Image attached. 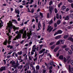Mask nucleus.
Masks as SVG:
<instances>
[{
  "mask_svg": "<svg viewBox=\"0 0 73 73\" xmlns=\"http://www.w3.org/2000/svg\"><path fill=\"white\" fill-rule=\"evenodd\" d=\"M13 27V29L14 31H15L16 30H18L19 29V27H15V26H13V25H12V23L11 21H10L9 23H7V27L9 28V30L8 31H7L6 34L7 36H8L9 37V41L8 42V44H10V40L11 39V35H10V33H11V29H12Z\"/></svg>",
  "mask_w": 73,
  "mask_h": 73,
  "instance_id": "f257e3e1",
  "label": "nucleus"
},
{
  "mask_svg": "<svg viewBox=\"0 0 73 73\" xmlns=\"http://www.w3.org/2000/svg\"><path fill=\"white\" fill-rule=\"evenodd\" d=\"M15 33L17 34L18 35L17 36H16V38H14L13 39L14 40H16V38L18 39L19 38H20V37H21V34L23 33V30H20L19 31H19H17L15 32Z\"/></svg>",
  "mask_w": 73,
  "mask_h": 73,
  "instance_id": "f03ea898",
  "label": "nucleus"
},
{
  "mask_svg": "<svg viewBox=\"0 0 73 73\" xmlns=\"http://www.w3.org/2000/svg\"><path fill=\"white\" fill-rule=\"evenodd\" d=\"M68 69L70 73H73V67L72 66L69 65L68 66Z\"/></svg>",
  "mask_w": 73,
  "mask_h": 73,
  "instance_id": "7ed1b4c3",
  "label": "nucleus"
},
{
  "mask_svg": "<svg viewBox=\"0 0 73 73\" xmlns=\"http://www.w3.org/2000/svg\"><path fill=\"white\" fill-rule=\"evenodd\" d=\"M53 29V28L52 27V26H48L47 31H48L49 32H50L52 31Z\"/></svg>",
  "mask_w": 73,
  "mask_h": 73,
  "instance_id": "20e7f679",
  "label": "nucleus"
},
{
  "mask_svg": "<svg viewBox=\"0 0 73 73\" xmlns=\"http://www.w3.org/2000/svg\"><path fill=\"white\" fill-rule=\"evenodd\" d=\"M62 33V31L61 30H58L57 32H56L54 34V36H56V35H58V34H61Z\"/></svg>",
  "mask_w": 73,
  "mask_h": 73,
  "instance_id": "39448f33",
  "label": "nucleus"
},
{
  "mask_svg": "<svg viewBox=\"0 0 73 73\" xmlns=\"http://www.w3.org/2000/svg\"><path fill=\"white\" fill-rule=\"evenodd\" d=\"M26 36H27V31H25L24 33L23 34V38H25Z\"/></svg>",
  "mask_w": 73,
  "mask_h": 73,
  "instance_id": "423d86ee",
  "label": "nucleus"
},
{
  "mask_svg": "<svg viewBox=\"0 0 73 73\" xmlns=\"http://www.w3.org/2000/svg\"><path fill=\"white\" fill-rule=\"evenodd\" d=\"M5 70V67H1L0 69V71L1 72L3 70Z\"/></svg>",
  "mask_w": 73,
  "mask_h": 73,
  "instance_id": "0eeeda50",
  "label": "nucleus"
},
{
  "mask_svg": "<svg viewBox=\"0 0 73 73\" xmlns=\"http://www.w3.org/2000/svg\"><path fill=\"white\" fill-rule=\"evenodd\" d=\"M36 45H34L33 46L32 51L35 52L36 51Z\"/></svg>",
  "mask_w": 73,
  "mask_h": 73,
  "instance_id": "6e6552de",
  "label": "nucleus"
},
{
  "mask_svg": "<svg viewBox=\"0 0 73 73\" xmlns=\"http://www.w3.org/2000/svg\"><path fill=\"white\" fill-rule=\"evenodd\" d=\"M27 36L28 37V40H29L31 38V33H27Z\"/></svg>",
  "mask_w": 73,
  "mask_h": 73,
  "instance_id": "1a4fd4ad",
  "label": "nucleus"
},
{
  "mask_svg": "<svg viewBox=\"0 0 73 73\" xmlns=\"http://www.w3.org/2000/svg\"><path fill=\"white\" fill-rule=\"evenodd\" d=\"M49 11H50L51 12H52V11H53V7L50 6L49 7Z\"/></svg>",
  "mask_w": 73,
  "mask_h": 73,
  "instance_id": "9d476101",
  "label": "nucleus"
},
{
  "mask_svg": "<svg viewBox=\"0 0 73 73\" xmlns=\"http://www.w3.org/2000/svg\"><path fill=\"white\" fill-rule=\"evenodd\" d=\"M45 50V49L44 48L42 49L41 50H40L39 52V54H41V53H42L43 52H44Z\"/></svg>",
  "mask_w": 73,
  "mask_h": 73,
  "instance_id": "9b49d317",
  "label": "nucleus"
},
{
  "mask_svg": "<svg viewBox=\"0 0 73 73\" xmlns=\"http://www.w3.org/2000/svg\"><path fill=\"white\" fill-rule=\"evenodd\" d=\"M68 53L69 54L71 55L72 54V51L71 50H69L68 51Z\"/></svg>",
  "mask_w": 73,
  "mask_h": 73,
  "instance_id": "f8f14e48",
  "label": "nucleus"
},
{
  "mask_svg": "<svg viewBox=\"0 0 73 73\" xmlns=\"http://www.w3.org/2000/svg\"><path fill=\"white\" fill-rule=\"evenodd\" d=\"M10 63L11 64H12V65H13V66H15V61H11Z\"/></svg>",
  "mask_w": 73,
  "mask_h": 73,
  "instance_id": "ddd939ff",
  "label": "nucleus"
},
{
  "mask_svg": "<svg viewBox=\"0 0 73 73\" xmlns=\"http://www.w3.org/2000/svg\"><path fill=\"white\" fill-rule=\"evenodd\" d=\"M59 58L60 60H64V56L62 55H61L59 56Z\"/></svg>",
  "mask_w": 73,
  "mask_h": 73,
  "instance_id": "4468645a",
  "label": "nucleus"
},
{
  "mask_svg": "<svg viewBox=\"0 0 73 73\" xmlns=\"http://www.w3.org/2000/svg\"><path fill=\"white\" fill-rule=\"evenodd\" d=\"M15 13H17L18 15H19V14H20V11H19L18 10H17L16 9H15Z\"/></svg>",
  "mask_w": 73,
  "mask_h": 73,
  "instance_id": "2eb2a0df",
  "label": "nucleus"
},
{
  "mask_svg": "<svg viewBox=\"0 0 73 73\" xmlns=\"http://www.w3.org/2000/svg\"><path fill=\"white\" fill-rule=\"evenodd\" d=\"M68 40L69 41H71L72 42H73V39L72 37H69L68 38Z\"/></svg>",
  "mask_w": 73,
  "mask_h": 73,
  "instance_id": "dca6fc26",
  "label": "nucleus"
},
{
  "mask_svg": "<svg viewBox=\"0 0 73 73\" xmlns=\"http://www.w3.org/2000/svg\"><path fill=\"white\" fill-rule=\"evenodd\" d=\"M61 9L62 11H64V9H66V7L65 6H63L62 7Z\"/></svg>",
  "mask_w": 73,
  "mask_h": 73,
  "instance_id": "f3484780",
  "label": "nucleus"
},
{
  "mask_svg": "<svg viewBox=\"0 0 73 73\" xmlns=\"http://www.w3.org/2000/svg\"><path fill=\"white\" fill-rule=\"evenodd\" d=\"M23 51H24V52H26V51H27V50H28L27 47H26L23 48Z\"/></svg>",
  "mask_w": 73,
  "mask_h": 73,
  "instance_id": "a211bd4d",
  "label": "nucleus"
},
{
  "mask_svg": "<svg viewBox=\"0 0 73 73\" xmlns=\"http://www.w3.org/2000/svg\"><path fill=\"white\" fill-rule=\"evenodd\" d=\"M30 66L31 68H32V70H33V69H35V67H34V66H33V64H31Z\"/></svg>",
  "mask_w": 73,
  "mask_h": 73,
  "instance_id": "6ab92c4d",
  "label": "nucleus"
},
{
  "mask_svg": "<svg viewBox=\"0 0 73 73\" xmlns=\"http://www.w3.org/2000/svg\"><path fill=\"white\" fill-rule=\"evenodd\" d=\"M36 70H39V69H40V66L38 65H37L36 67Z\"/></svg>",
  "mask_w": 73,
  "mask_h": 73,
  "instance_id": "aec40b11",
  "label": "nucleus"
},
{
  "mask_svg": "<svg viewBox=\"0 0 73 73\" xmlns=\"http://www.w3.org/2000/svg\"><path fill=\"white\" fill-rule=\"evenodd\" d=\"M28 57H29V60H32V55H28Z\"/></svg>",
  "mask_w": 73,
  "mask_h": 73,
  "instance_id": "412c9836",
  "label": "nucleus"
},
{
  "mask_svg": "<svg viewBox=\"0 0 73 73\" xmlns=\"http://www.w3.org/2000/svg\"><path fill=\"white\" fill-rule=\"evenodd\" d=\"M26 2V1H22V3H23V4H22V5H25V2Z\"/></svg>",
  "mask_w": 73,
  "mask_h": 73,
  "instance_id": "4be33fe9",
  "label": "nucleus"
},
{
  "mask_svg": "<svg viewBox=\"0 0 73 73\" xmlns=\"http://www.w3.org/2000/svg\"><path fill=\"white\" fill-rule=\"evenodd\" d=\"M69 19V16H66L65 18V20H68Z\"/></svg>",
  "mask_w": 73,
  "mask_h": 73,
  "instance_id": "5701e85b",
  "label": "nucleus"
},
{
  "mask_svg": "<svg viewBox=\"0 0 73 73\" xmlns=\"http://www.w3.org/2000/svg\"><path fill=\"white\" fill-rule=\"evenodd\" d=\"M12 21H14V22H15V24H18L17 22V21H16V20L15 19H12Z\"/></svg>",
  "mask_w": 73,
  "mask_h": 73,
  "instance_id": "b1692460",
  "label": "nucleus"
},
{
  "mask_svg": "<svg viewBox=\"0 0 73 73\" xmlns=\"http://www.w3.org/2000/svg\"><path fill=\"white\" fill-rule=\"evenodd\" d=\"M22 51H20V52H17V54L18 55H21V54H22Z\"/></svg>",
  "mask_w": 73,
  "mask_h": 73,
  "instance_id": "393cba45",
  "label": "nucleus"
},
{
  "mask_svg": "<svg viewBox=\"0 0 73 73\" xmlns=\"http://www.w3.org/2000/svg\"><path fill=\"white\" fill-rule=\"evenodd\" d=\"M61 37V36H56V37H55V39H58V38H60Z\"/></svg>",
  "mask_w": 73,
  "mask_h": 73,
  "instance_id": "a878e982",
  "label": "nucleus"
},
{
  "mask_svg": "<svg viewBox=\"0 0 73 73\" xmlns=\"http://www.w3.org/2000/svg\"><path fill=\"white\" fill-rule=\"evenodd\" d=\"M60 23H61V21H60V20H59L57 21V24H58V25H59V24H60Z\"/></svg>",
  "mask_w": 73,
  "mask_h": 73,
  "instance_id": "bb28decb",
  "label": "nucleus"
},
{
  "mask_svg": "<svg viewBox=\"0 0 73 73\" xmlns=\"http://www.w3.org/2000/svg\"><path fill=\"white\" fill-rule=\"evenodd\" d=\"M64 62H66V61H68V60H67V59H66V58L65 57H64Z\"/></svg>",
  "mask_w": 73,
  "mask_h": 73,
  "instance_id": "cd10ccee",
  "label": "nucleus"
},
{
  "mask_svg": "<svg viewBox=\"0 0 73 73\" xmlns=\"http://www.w3.org/2000/svg\"><path fill=\"white\" fill-rule=\"evenodd\" d=\"M18 59L19 61H20L21 60V56H19L18 57Z\"/></svg>",
  "mask_w": 73,
  "mask_h": 73,
  "instance_id": "c85d7f7f",
  "label": "nucleus"
},
{
  "mask_svg": "<svg viewBox=\"0 0 73 73\" xmlns=\"http://www.w3.org/2000/svg\"><path fill=\"white\" fill-rule=\"evenodd\" d=\"M68 37H69V35H65L64 36V38H66Z\"/></svg>",
  "mask_w": 73,
  "mask_h": 73,
  "instance_id": "c756f323",
  "label": "nucleus"
},
{
  "mask_svg": "<svg viewBox=\"0 0 73 73\" xmlns=\"http://www.w3.org/2000/svg\"><path fill=\"white\" fill-rule=\"evenodd\" d=\"M58 49H59V48H58V47L56 48L54 50V52H56L57 50H58Z\"/></svg>",
  "mask_w": 73,
  "mask_h": 73,
  "instance_id": "7c9ffc66",
  "label": "nucleus"
},
{
  "mask_svg": "<svg viewBox=\"0 0 73 73\" xmlns=\"http://www.w3.org/2000/svg\"><path fill=\"white\" fill-rule=\"evenodd\" d=\"M40 15L41 17H44V16H43V14H42V13H40Z\"/></svg>",
  "mask_w": 73,
  "mask_h": 73,
  "instance_id": "2f4dec72",
  "label": "nucleus"
},
{
  "mask_svg": "<svg viewBox=\"0 0 73 73\" xmlns=\"http://www.w3.org/2000/svg\"><path fill=\"white\" fill-rule=\"evenodd\" d=\"M37 57H34V61H37Z\"/></svg>",
  "mask_w": 73,
  "mask_h": 73,
  "instance_id": "473e14b6",
  "label": "nucleus"
},
{
  "mask_svg": "<svg viewBox=\"0 0 73 73\" xmlns=\"http://www.w3.org/2000/svg\"><path fill=\"white\" fill-rule=\"evenodd\" d=\"M7 41L6 40L3 43V44L4 45H7Z\"/></svg>",
  "mask_w": 73,
  "mask_h": 73,
  "instance_id": "72a5a7b5",
  "label": "nucleus"
},
{
  "mask_svg": "<svg viewBox=\"0 0 73 73\" xmlns=\"http://www.w3.org/2000/svg\"><path fill=\"white\" fill-rule=\"evenodd\" d=\"M65 50L66 51V52H67L68 51V50H69V48H65Z\"/></svg>",
  "mask_w": 73,
  "mask_h": 73,
  "instance_id": "f704fd0d",
  "label": "nucleus"
},
{
  "mask_svg": "<svg viewBox=\"0 0 73 73\" xmlns=\"http://www.w3.org/2000/svg\"><path fill=\"white\" fill-rule=\"evenodd\" d=\"M11 53H12V51L11 50L8 53V54H11Z\"/></svg>",
  "mask_w": 73,
  "mask_h": 73,
  "instance_id": "c9c22d12",
  "label": "nucleus"
},
{
  "mask_svg": "<svg viewBox=\"0 0 73 73\" xmlns=\"http://www.w3.org/2000/svg\"><path fill=\"white\" fill-rule=\"evenodd\" d=\"M60 44V42L59 40L56 43V45H59Z\"/></svg>",
  "mask_w": 73,
  "mask_h": 73,
  "instance_id": "e433bc0d",
  "label": "nucleus"
},
{
  "mask_svg": "<svg viewBox=\"0 0 73 73\" xmlns=\"http://www.w3.org/2000/svg\"><path fill=\"white\" fill-rule=\"evenodd\" d=\"M62 5V3L61 2L59 4H58V7H59V8H60V6H61V5Z\"/></svg>",
  "mask_w": 73,
  "mask_h": 73,
  "instance_id": "4c0bfd02",
  "label": "nucleus"
},
{
  "mask_svg": "<svg viewBox=\"0 0 73 73\" xmlns=\"http://www.w3.org/2000/svg\"><path fill=\"white\" fill-rule=\"evenodd\" d=\"M52 4H53V1H51L50 2L49 5H52Z\"/></svg>",
  "mask_w": 73,
  "mask_h": 73,
  "instance_id": "58836bf2",
  "label": "nucleus"
},
{
  "mask_svg": "<svg viewBox=\"0 0 73 73\" xmlns=\"http://www.w3.org/2000/svg\"><path fill=\"white\" fill-rule=\"evenodd\" d=\"M54 11L55 13H57V9L56 8L55 9Z\"/></svg>",
  "mask_w": 73,
  "mask_h": 73,
  "instance_id": "ea45409f",
  "label": "nucleus"
},
{
  "mask_svg": "<svg viewBox=\"0 0 73 73\" xmlns=\"http://www.w3.org/2000/svg\"><path fill=\"white\" fill-rule=\"evenodd\" d=\"M60 40V42H61V44H64V42H63V41H64V40Z\"/></svg>",
  "mask_w": 73,
  "mask_h": 73,
  "instance_id": "a19ab883",
  "label": "nucleus"
},
{
  "mask_svg": "<svg viewBox=\"0 0 73 73\" xmlns=\"http://www.w3.org/2000/svg\"><path fill=\"white\" fill-rule=\"evenodd\" d=\"M37 52H35V55L34 57H37L36 56H37Z\"/></svg>",
  "mask_w": 73,
  "mask_h": 73,
  "instance_id": "79ce46f5",
  "label": "nucleus"
},
{
  "mask_svg": "<svg viewBox=\"0 0 73 73\" xmlns=\"http://www.w3.org/2000/svg\"><path fill=\"white\" fill-rule=\"evenodd\" d=\"M70 57L69 56H68L66 57V59L67 60H68L69 58H70Z\"/></svg>",
  "mask_w": 73,
  "mask_h": 73,
  "instance_id": "37998d69",
  "label": "nucleus"
},
{
  "mask_svg": "<svg viewBox=\"0 0 73 73\" xmlns=\"http://www.w3.org/2000/svg\"><path fill=\"white\" fill-rule=\"evenodd\" d=\"M53 23V21H52V20H51L50 22H49V24H52V23Z\"/></svg>",
  "mask_w": 73,
  "mask_h": 73,
  "instance_id": "c03bdc74",
  "label": "nucleus"
},
{
  "mask_svg": "<svg viewBox=\"0 0 73 73\" xmlns=\"http://www.w3.org/2000/svg\"><path fill=\"white\" fill-rule=\"evenodd\" d=\"M34 11H35L34 9H32L31 10V13H33V12H34Z\"/></svg>",
  "mask_w": 73,
  "mask_h": 73,
  "instance_id": "a18cd8bd",
  "label": "nucleus"
},
{
  "mask_svg": "<svg viewBox=\"0 0 73 73\" xmlns=\"http://www.w3.org/2000/svg\"><path fill=\"white\" fill-rule=\"evenodd\" d=\"M70 17L72 19H73V14L70 15Z\"/></svg>",
  "mask_w": 73,
  "mask_h": 73,
  "instance_id": "49530a36",
  "label": "nucleus"
},
{
  "mask_svg": "<svg viewBox=\"0 0 73 73\" xmlns=\"http://www.w3.org/2000/svg\"><path fill=\"white\" fill-rule=\"evenodd\" d=\"M35 19L36 23H38V19H37V17H36L35 18Z\"/></svg>",
  "mask_w": 73,
  "mask_h": 73,
  "instance_id": "de8ad7c7",
  "label": "nucleus"
},
{
  "mask_svg": "<svg viewBox=\"0 0 73 73\" xmlns=\"http://www.w3.org/2000/svg\"><path fill=\"white\" fill-rule=\"evenodd\" d=\"M56 17L57 19H58L59 18V16L58 14H56Z\"/></svg>",
  "mask_w": 73,
  "mask_h": 73,
  "instance_id": "09e8293b",
  "label": "nucleus"
},
{
  "mask_svg": "<svg viewBox=\"0 0 73 73\" xmlns=\"http://www.w3.org/2000/svg\"><path fill=\"white\" fill-rule=\"evenodd\" d=\"M54 47H55V45H53L51 47V48L52 49H54Z\"/></svg>",
  "mask_w": 73,
  "mask_h": 73,
  "instance_id": "8fccbe9b",
  "label": "nucleus"
},
{
  "mask_svg": "<svg viewBox=\"0 0 73 73\" xmlns=\"http://www.w3.org/2000/svg\"><path fill=\"white\" fill-rule=\"evenodd\" d=\"M66 46H66V45H64L62 47L63 48H66Z\"/></svg>",
  "mask_w": 73,
  "mask_h": 73,
  "instance_id": "3c124183",
  "label": "nucleus"
},
{
  "mask_svg": "<svg viewBox=\"0 0 73 73\" xmlns=\"http://www.w3.org/2000/svg\"><path fill=\"white\" fill-rule=\"evenodd\" d=\"M46 72V70H43L42 73H45Z\"/></svg>",
  "mask_w": 73,
  "mask_h": 73,
  "instance_id": "603ef678",
  "label": "nucleus"
},
{
  "mask_svg": "<svg viewBox=\"0 0 73 73\" xmlns=\"http://www.w3.org/2000/svg\"><path fill=\"white\" fill-rule=\"evenodd\" d=\"M38 28H40V27H41V25H40V23H39L38 24Z\"/></svg>",
  "mask_w": 73,
  "mask_h": 73,
  "instance_id": "864d4df0",
  "label": "nucleus"
},
{
  "mask_svg": "<svg viewBox=\"0 0 73 73\" xmlns=\"http://www.w3.org/2000/svg\"><path fill=\"white\" fill-rule=\"evenodd\" d=\"M54 27L55 28L57 27V24H56V23H55L54 24Z\"/></svg>",
  "mask_w": 73,
  "mask_h": 73,
  "instance_id": "5fc2aeb1",
  "label": "nucleus"
},
{
  "mask_svg": "<svg viewBox=\"0 0 73 73\" xmlns=\"http://www.w3.org/2000/svg\"><path fill=\"white\" fill-rule=\"evenodd\" d=\"M28 22H29V20L27 21H26V22H25L24 24L25 25L27 24V23H28Z\"/></svg>",
  "mask_w": 73,
  "mask_h": 73,
  "instance_id": "6e6d98bb",
  "label": "nucleus"
},
{
  "mask_svg": "<svg viewBox=\"0 0 73 73\" xmlns=\"http://www.w3.org/2000/svg\"><path fill=\"white\" fill-rule=\"evenodd\" d=\"M72 28V27H70V26H68L67 27V29H71V28Z\"/></svg>",
  "mask_w": 73,
  "mask_h": 73,
  "instance_id": "4d7b16f0",
  "label": "nucleus"
},
{
  "mask_svg": "<svg viewBox=\"0 0 73 73\" xmlns=\"http://www.w3.org/2000/svg\"><path fill=\"white\" fill-rule=\"evenodd\" d=\"M71 64L73 66V60H71Z\"/></svg>",
  "mask_w": 73,
  "mask_h": 73,
  "instance_id": "13d9d810",
  "label": "nucleus"
},
{
  "mask_svg": "<svg viewBox=\"0 0 73 73\" xmlns=\"http://www.w3.org/2000/svg\"><path fill=\"white\" fill-rule=\"evenodd\" d=\"M52 68H53L52 66H50L49 68V70H51V69H52Z\"/></svg>",
  "mask_w": 73,
  "mask_h": 73,
  "instance_id": "bf43d9fd",
  "label": "nucleus"
},
{
  "mask_svg": "<svg viewBox=\"0 0 73 73\" xmlns=\"http://www.w3.org/2000/svg\"><path fill=\"white\" fill-rule=\"evenodd\" d=\"M28 9V12H29L30 13H31V11H30V10H29V8H28L27 9Z\"/></svg>",
  "mask_w": 73,
  "mask_h": 73,
  "instance_id": "052dcab7",
  "label": "nucleus"
},
{
  "mask_svg": "<svg viewBox=\"0 0 73 73\" xmlns=\"http://www.w3.org/2000/svg\"><path fill=\"white\" fill-rule=\"evenodd\" d=\"M68 1L70 3H72L73 1H72V0H68Z\"/></svg>",
  "mask_w": 73,
  "mask_h": 73,
  "instance_id": "680f3d73",
  "label": "nucleus"
},
{
  "mask_svg": "<svg viewBox=\"0 0 73 73\" xmlns=\"http://www.w3.org/2000/svg\"><path fill=\"white\" fill-rule=\"evenodd\" d=\"M19 8H23V6L22 5H20L19 6Z\"/></svg>",
  "mask_w": 73,
  "mask_h": 73,
  "instance_id": "e2e57ef3",
  "label": "nucleus"
},
{
  "mask_svg": "<svg viewBox=\"0 0 73 73\" xmlns=\"http://www.w3.org/2000/svg\"><path fill=\"white\" fill-rule=\"evenodd\" d=\"M59 54H59V53H57L56 54V57H58V56H59Z\"/></svg>",
  "mask_w": 73,
  "mask_h": 73,
  "instance_id": "0e129e2a",
  "label": "nucleus"
},
{
  "mask_svg": "<svg viewBox=\"0 0 73 73\" xmlns=\"http://www.w3.org/2000/svg\"><path fill=\"white\" fill-rule=\"evenodd\" d=\"M33 69V72L34 73H36V70H35V68Z\"/></svg>",
  "mask_w": 73,
  "mask_h": 73,
  "instance_id": "69168bd1",
  "label": "nucleus"
},
{
  "mask_svg": "<svg viewBox=\"0 0 73 73\" xmlns=\"http://www.w3.org/2000/svg\"><path fill=\"white\" fill-rule=\"evenodd\" d=\"M11 57V55H8L7 56V58H9Z\"/></svg>",
  "mask_w": 73,
  "mask_h": 73,
  "instance_id": "338daca9",
  "label": "nucleus"
},
{
  "mask_svg": "<svg viewBox=\"0 0 73 73\" xmlns=\"http://www.w3.org/2000/svg\"><path fill=\"white\" fill-rule=\"evenodd\" d=\"M50 15V14H49V13H48L47 17H48V18H49V16Z\"/></svg>",
  "mask_w": 73,
  "mask_h": 73,
  "instance_id": "774afa93",
  "label": "nucleus"
}]
</instances>
